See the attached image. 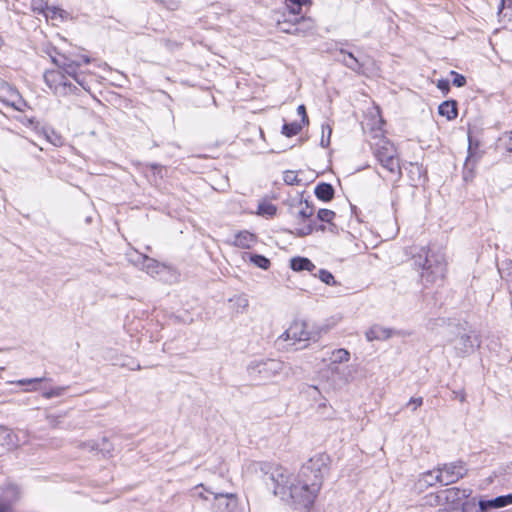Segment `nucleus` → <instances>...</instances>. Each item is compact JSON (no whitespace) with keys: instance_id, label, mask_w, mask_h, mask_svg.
Here are the masks:
<instances>
[{"instance_id":"nucleus-1","label":"nucleus","mask_w":512,"mask_h":512,"mask_svg":"<svg viewBox=\"0 0 512 512\" xmlns=\"http://www.w3.org/2000/svg\"><path fill=\"white\" fill-rule=\"evenodd\" d=\"M329 461L327 454H316L302 465L297 476H293L286 468L273 463L258 462L256 466L264 474L265 483L270 485V481L276 496L282 499L290 498L295 504L309 508L322 487Z\"/></svg>"},{"instance_id":"nucleus-9","label":"nucleus","mask_w":512,"mask_h":512,"mask_svg":"<svg viewBox=\"0 0 512 512\" xmlns=\"http://www.w3.org/2000/svg\"><path fill=\"white\" fill-rule=\"evenodd\" d=\"M53 62L62 70L61 72L67 77H71L83 89L88 90L86 78L83 72H79L81 61H76L71 57L62 56V59H53Z\"/></svg>"},{"instance_id":"nucleus-32","label":"nucleus","mask_w":512,"mask_h":512,"mask_svg":"<svg viewBox=\"0 0 512 512\" xmlns=\"http://www.w3.org/2000/svg\"><path fill=\"white\" fill-rule=\"evenodd\" d=\"M317 276L323 283L327 285L334 286L337 284L332 273L326 269H320Z\"/></svg>"},{"instance_id":"nucleus-33","label":"nucleus","mask_w":512,"mask_h":512,"mask_svg":"<svg viewBox=\"0 0 512 512\" xmlns=\"http://www.w3.org/2000/svg\"><path fill=\"white\" fill-rule=\"evenodd\" d=\"M336 213L329 209H320L317 213V219L321 222L331 223Z\"/></svg>"},{"instance_id":"nucleus-48","label":"nucleus","mask_w":512,"mask_h":512,"mask_svg":"<svg viewBox=\"0 0 512 512\" xmlns=\"http://www.w3.org/2000/svg\"><path fill=\"white\" fill-rule=\"evenodd\" d=\"M510 274H512V262L509 264Z\"/></svg>"},{"instance_id":"nucleus-15","label":"nucleus","mask_w":512,"mask_h":512,"mask_svg":"<svg viewBox=\"0 0 512 512\" xmlns=\"http://www.w3.org/2000/svg\"><path fill=\"white\" fill-rule=\"evenodd\" d=\"M394 334V331L389 328L382 327L380 325H373L371 326L365 333V337L367 341H375L380 340L384 341L392 337Z\"/></svg>"},{"instance_id":"nucleus-21","label":"nucleus","mask_w":512,"mask_h":512,"mask_svg":"<svg viewBox=\"0 0 512 512\" xmlns=\"http://www.w3.org/2000/svg\"><path fill=\"white\" fill-rule=\"evenodd\" d=\"M334 192L333 186L326 182L319 183L314 190L316 197L324 202L332 200Z\"/></svg>"},{"instance_id":"nucleus-34","label":"nucleus","mask_w":512,"mask_h":512,"mask_svg":"<svg viewBox=\"0 0 512 512\" xmlns=\"http://www.w3.org/2000/svg\"><path fill=\"white\" fill-rule=\"evenodd\" d=\"M67 390V387H55L43 393V397L46 399H51L54 397H60Z\"/></svg>"},{"instance_id":"nucleus-38","label":"nucleus","mask_w":512,"mask_h":512,"mask_svg":"<svg viewBox=\"0 0 512 512\" xmlns=\"http://www.w3.org/2000/svg\"><path fill=\"white\" fill-rule=\"evenodd\" d=\"M437 88L443 92V94H447L450 91V82L447 79H439L437 81Z\"/></svg>"},{"instance_id":"nucleus-25","label":"nucleus","mask_w":512,"mask_h":512,"mask_svg":"<svg viewBox=\"0 0 512 512\" xmlns=\"http://www.w3.org/2000/svg\"><path fill=\"white\" fill-rule=\"evenodd\" d=\"M328 359L332 364L348 362L350 359V353L344 348L335 349L331 351Z\"/></svg>"},{"instance_id":"nucleus-43","label":"nucleus","mask_w":512,"mask_h":512,"mask_svg":"<svg viewBox=\"0 0 512 512\" xmlns=\"http://www.w3.org/2000/svg\"><path fill=\"white\" fill-rule=\"evenodd\" d=\"M454 394H455V397H457L460 400V402L465 401L466 395L463 391H460V392L454 391Z\"/></svg>"},{"instance_id":"nucleus-46","label":"nucleus","mask_w":512,"mask_h":512,"mask_svg":"<svg viewBox=\"0 0 512 512\" xmlns=\"http://www.w3.org/2000/svg\"><path fill=\"white\" fill-rule=\"evenodd\" d=\"M157 168H159V166L157 164L152 165V169L156 170Z\"/></svg>"},{"instance_id":"nucleus-28","label":"nucleus","mask_w":512,"mask_h":512,"mask_svg":"<svg viewBox=\"0 0 512 512\" xmlns=\"http://www.w3.org/2000/svg\"><path fill=\"white\" fill-rule=\"evenodd\" d=\"M302 130V124L298 122L285 123L282 126V134L286 137L297 135Z\"/></svg>"},{"instance_id":"nucleus-35","label":"nucleus","mask_w":512,"mask_h":512,"mask_svg":"<svg viewBox=\"0 0 512 512\" xmlns=\"http://www.w3.org/2000/svg\"><path fill=\"white\" fill-rule=\"evenodd\" d=\"M450 74L453 76L452 83L456 87H463L466 84V78L462 74L455 71H451Z\"/></svg>"},{"instance_id":"nucleus-10","label":"nucleus","mask_w":512,"mask_h":512,"mask_svg":"<svg viewBox=\"0 0 512 512\" xmlns=\"http://www.w3.org/2000/svg\"><path fill=\"white\" fill-rule=\"evenodd\" d=\"M281 338H283L285 341L292 340V344L302 341L317 340L316 334L308 330V324L299 320L294 321L283 333Z\"/></svg>"},{"instance_id":"nucleus-18","label":"nucleus","mask_w":512,"mask_h":512,"mask_svg":"<svg viewBox=\"0 0 512 512\" xmlns=\"http://www.w3.org/2000/svg\"><path fill=\"white\" fill-rule=\"evenodd\" d=\"M476 161H477L476 155L473 153L472 146L470 143L469 147H468V156L465 160L464 168H463V180L465 182L472 181V179L474 178V167H475Z\"/></svg>"},{"instance_id":"nucleus-23","label":"nucleus","mask_w":512,"mask_h":512,"mask_svg":"<svg viewBox=\"0 0 512 512\" xmlns=\"http://www.w3.org/2000/svg\"><path fill=\"white\" fill-rule=\"evenodd\" d=\"M379 163L381 164V166L384 169H386L390 173H392V174L397 173L399 175L401 174V168H400L399 160L396 157V154L385 157Z\"/></svg>"},{"instance_id":"nucleus-40","label":"nucleus","mask_w":512,"mask_h":512,"mask_svg":"<svg viewBox=\"0 0 512 512\" xmlns=\"http://www.w3.org/2000/svg\"><path fill=\"white\" fill-rule=\"evenodd\" d=\"M297 113L301 116V123L302 124H308L309 123V119H308V116H307V113H306L305 105H303V104L299 105L298 108H297Z\"/></svg>"},{"instance_id":"nucleus-4","label":"nucleus","mask_w":512,"mask_h":512,"mask_svg":"<svg viewBox=\"0 0 512 512\" xmlns=\"http://www.w3.org/2000/svg\"><path fill=\"white\" fill-rule=\"evenodd\" d=\"M284 369V363L277 359L253 360L247 366L250 379L256 383H265Z\"/></svg>"},{"instance_id":"nucleus-41","label":"nucleus","mask_w":512,"mask_h":512,"mask_svg":"<svg viewBox=\"0 0 512 512\" xmlns=\"http://www.w3.org/2000/svg\"><path fill=\"white\" fill-rule=\"evenodd\" d=\"M422 404H423V398L422 397H412L409 400V402L407 403V406H412V410L415 411Z\"/></svg>"},{"instance_id":"nucleus-45","label":"nucleus","mask_w":512,"mask_h":512,"mask_svg":"<svg viewBox=\"0 0 512 512\" xmlns=\"http://www.w3.org/2000/svg\"><path fill=\"white\" fill-rule=\"evenodd\" d=\"M0 437H10L9 431L5 428H0Z\"/></svg>"},{"instance_id":"nucleus-42","label":"nucleus","mask_w":512,"mask_h":512,"mask_svg":"<svg viewBox=\"0 0 512 512\" xmlns=\"http://www.w3.org/2000/svg\"><path fill=\"white\" fill-rule=\"evenodd\" d=\"M9 509V504L3 500H0V512H9Z\"/></svg>"},{"instance_id":"nucleus-14","label":"nucleus","mask_w":512,"mask_h":512,"mask_svg":"<svg viewBox=\"0 0 512 512\" xmlns=\"http://www.w3.org/2000/svg\"><path fill=\"white\" fill-rule=\"evenodd\" d=\"M501 29L512 31V0H501V7L498 12Z\"/></svg>"},{"instance_id":"nucleus-3","label":"nucleus","mask_w":512,"mask_h":512,"mask_svg":"<svg viewBox=\"0 0 512 512\" xmlns=\"http://www.w3.org/2000/svg\"><path fill=\"white\" fill-rule=\"evenodd\" d=\"M471 489H460L458 487H451L441 490L436 496L438 504L444 505L438 512H469L470 509L475 507V499L467 501L466 499L471 495Z\"/></svg>"},{"instance_id":"nucleus-20","label":"nucleus","mask_w":512,"mask_h":512,"mask_svg":"<svg viewBox=\"0 0 512 512\" xmlns=\"http://www.w3.org/2000/svg\"><path fill=\"white\" fill-rule=\"evenodd\" d=\"M438 113L446 117L448 120H453L457 117V102L455 100H446L438 107Z\"/></svg>"},{"instance_id":"nucleus-27","label":"nucleus","mask_w":512,"mask_h":512,"mask_svg":"<svg viewBox=\"0 0 512 512\" xmlns=\"http://www.w3.org/2000/svg\"><path fill=\"white\" fill-rule=\"evenodd\" d=\"M140 257L142 258V268L148 274H158L159 273L160 264L157 260L150 258L146 255H141Z\"/></svg>"},{"instance_id":"nucleus-8","label":"nucleus","mask_w":512,"mask_h":512,"mask_svg":"<svg viewBox=\"0 0 512 512\" xmlns=\"http://www.w3.org/2000/svg\"><path fill=\"white\" fill-rule=\"evenodd\" d=\"M467 472L468 469L462 461L446 463L437 467L435 479L441 485L447 486L463 478Z\"/></svg>"},{"instance_id":"nucleus-26","label":"nucleus","mask_w":512,"mask_h":512,"mask_svg":"<svg viewBox=\"0 0 512 512\" xmlns=\"http://www.w3.org/2000/svg\"><path fill=\"white\" fill-rule=\"evenodd\" d=\"M277 212V207L268 201H262L258 204L257 215L266 218L273 217Z\"/></svg>"},{"instance_id":"nucleus-37","label":"nucleus","mask_w":512,"mask_h":512,"mask_svg":"<svg viewBox=\"0 0 512 512\" xmlns=\"http://www.w3.org/2000/svg\"><path fill=\"white\" fill-rule=\"evenodd\" d=\"M156 2L164 5L169 10H176L179 7L177 0H155Z\"/></svg>"},{"instance_id":"nucleus-24","label":"nucleus","mask_w":512,"mask_h":512,"mask_svg":"<svg viewBox=\"0 0 512 512\" xmlns=\"http://www.w3.org/2000/svg\"><path fill=\"white\" fill-rule=\"evenodd\" d=\"M311 0H285L287 9L294 16L295 22H299L300 20L296 17L301 13L302 7L304 5L310 4Z\"/></svg>"},{"instance_id":"nucleus-44","label":"nucleus","mask_w":512,"mask_h":512,"mask_svg":"<svg viewBox=\"0 0 512 512\" xmlns=\"http://www.w3.org/2000/svg\"><path fill=\"white\" fill-rule=\"evenodd\" d=\"M508 140L509 143H507V150L512 152V132L509 133Z\"/></svg>"},{"instance_id":"nucleus-11","label":"nucleus","mask_w":512,"mask_h":512,"mask_svg":"<svg viewBox=\"0 0 512 512\" xmlns=\"http://www.w3.org/2000/svg\"><path fill=\"white\" fill-rule=\"evenodd\" d=\"M206 491L214 496L213 510L215 512H234L237 508L236 494L217 492L211 489H206Z\"/></svg>"},{"instance_id":"nucleus-36","label":"nucleus","mask_w":512,"mask_h":512,"mask_svg":"<svg viewBox=\"0 0 512 512\" xmlns=\"http://www.w3.org/2000/svg\"><path fill=\"white\" fill-rule=\"evenodd\" d=\"M283 180L288 185H294L298 183L297 174L294 171H286L283 176Z\"/></svg>"},{"instance_id":"nucleus-47","label":"nucleus","mask_w":512,"mask_h":512,"mask_svg":"<svg viewBox=\"0 0 512 512\" xmlns=\"http://www.w3.org/2000/svg\"><path fill=\"white\" fill-rule=\"evenodd\" d=\"M12 105L15 107V109H16V110H21V108H20V107H18V106H16V104H15V103H13Z\"/></svg>"},{"instance_id":"nucleus-50","label":"nucleus","mask_w":512,"mask_h":512,"mask_svg":"<svg viewBox=\"0 0 512 512\" xmlns=\"http://www.w3.org/2000/svg\"><path fill=\"white\" fill-rule=\"evenodd\" d=\"M293 32H295V33L301 32V29L296 28Z\"/></svg>"},{"instance_id":"nucleus-30","label":"nucleus","mask_w":512,"mask_h":512,"mask_svg":"<svg viewBox=\"0 0 512 512\" xmlns=\"http://www.w3.org/2000/svg\"><path fill=\"white\" fill-rule=\"evenodd\" d=\"M331 134H332L331 126L327 123L323 124L322 125V137H321V141H320V145L323 148H326L329 146Z\"/></svg>"},{"instance_id":"nucleus-19","label":"nucleus","mask_w":512,"mask_h":512,"mask_svg":"<svg viewBox=\"0 0 512 512\" xmlns=\"http://www.w3.org/2000/svg\"><path fill=\"white\" fill-rule=\"evenodd\" d=\"M290 268L295 272L309 271L312 272L316 266L306 257H293L290 260Z\"/></svg>"},{"instance_id":"nucleus-16","label":"nucleus","mask_w":512,"mask_h":512,"mask_svg":"<svg viewBox=\"0 0 512 512\" xmlns=\"http://www.w3.org/2000/svg\"><path fill=\"white\" fill-rule=\"evenodd\" d=\"M373 151L378 162L383 160L385 157L396 154L394 145L385 139H381L378 143H376Z\"/></svg>"},{"instance_id":"nucleus-22","label":"nucleus","mask_w":512,"mask_h":512,"mask_svg":"<svg viewBox=\"0 0 512 512\" xmlns=\"http://www.w3.org/2000/svg\"><path fill=\"white\" fill-rule=\"evenodd\" d=\"M340 54L343 56L341 61L346 67L355 72H360L362 64L352 53L340 50Z\"/></svg>"},{"instance_id":"nucleus-7","label":"nucleus","mask_w":512,"mask_h":512,"mask_svg":"<svg viewBox=\"0 0 512 512\" xmlns=\"http://www.w3.org/2000/svg\"><path fill=\"white\" fill-rule=\"evenodd\" d=\"M46 85L57 96L75 94L77 87L67 80V77L58 70L46 71L43 75Z\"/></svg>"},{"instance_id":"nucleus-39","label":"nucleus","mask_w":512,"mask_h":512,"mask_svg":"<svg viewBox=\"0 0 512 512\" xmlns=\"http://www.w3.org/2000/svg\"><path fill=\"white\" fill-rule=\"evenodd\" d=\"M66 57H71L72 59H75L76 61H81V65L91 63V58L86 54L73 55L72 53H69V55H66Z\"/></svg>"},{"instance_id":"nucleus-17","label":"nucleus","mask_w":512,"mask_h":512,"mask_svg":"<svg viewBox=\"0 0 512 512\" xmlns=\"http://www.w3.org/2000/svg\"><path fill=\"white\" fill-rule=\"evenodd\" d=\"M242 259L244 262H249L253 264L255 267H258L263 270L269 269L271 265V262L267 257L256 253L244 252L242 254Z\"/></svg>"},{"instance_id":"nucleus-2","label":"nucleus","mask_w":512,"mask_h":512,"mask_svg":"<svg viewBox=\"0 0 512 512\" xmlns=\"http://www.w3.org/2000/svg\"><path fill=\"white\" fill-rule=\"evenodd\" d=\"M414 265L421 268V278L426 283H435L442 280L447 272V262L444 251L439 247H422L417 255L413 256Z\"/></svg>"},{"instance_id":"nucleus-29","label":"nucleus","mask_w":512,"mask_h":512,"mask_svg":"<svg viewBox=\"0 0 512 512\" xmlns=\"http://www.w3.org/2000/svg\"><path fill=\"white\" fill-rule=\"evenodd\" d=\"M436 469L434 471H428L424 473L419 479L420 485L432 486L435 483H439L438 480L435 479Z\"/></svg>"},{"instance_id":"nucleus-13","label":"nucleus","mask_w":512,"mask_h":512,"mask_svg":"<svg viewBox=\"0 0 512 512\" xmlns=\"http://www.w3.org/2000/svg\"><path fill=\"white\" fill-rule=\"evenodd\" d=\"M257 242V237L255 234L250 233L247 230L240 231L234 235V238L231 242V245L241 248V249H249L253 247Z\"/></svg>"},{"instance_id":"nucleus-12","label":"nucleus","mask_w":512,"mask_h":512,"mask_svg":"<svg viewBox=\"0 0 512 512\" xmlns=\"http://www.w3.org/2000/svg\"><path fill=\"white\" fill-rule=\"evenodd\" d=\"M512 504V494L497 496L493 499H480L478 512H488L491 509L503 508Z\"/></svg>"},{"instance_id":"nucleus-5","label":"nucleus","mask_w":512,"mask_h":512,"mask_svg":"<svg viewBox=\"0 0 512 512\" xmlns=\"http://www.w3.org/2000/svg\"><path fill=\"white\" fill-rule=\"evenodd\" d=\"M452 332L456 334L451 340L458 356L464 357L475 351L480 346L479 337L471 330L463 326L456 325L452 327Z\"/></svg>"},{"instance_id":"nucleus-6","label":"nucleus","mask_w":512,"mask_h":512,"mask_svg":"<svg viewBox=\"0 0 512 512\" xmlns=\"http://www.w3.org/2000/svg\"><path fill=\"white\" fill-rule=\"evenodd\" d=\"M298 207L299 209L295 217L299 227L296 228L295 234L298 237H304L310 235L318 227L316 221L312 219L314 207L307 200L304 202L300 201ZM319 229L324 230V226L320 225Z\"/></svg>"},{"instance_id":"nucleus-31","label":"nucleus","mask_w":512,"mask_h":512,"mask_svg":"<svg viewBox=\"0 0 512 512\" xmlns=\"http://www.w3.org/2000/svg\"><path fill=\"white\" fill-rule=\"evenodd\" d=\"M45 380H46L45 377H39V378L21 379V380H18L16 383L20 386L31 385V388H28L26 390L27 391H36L37 390L36 385Z\"/></svg>"},{"instance_id":"nucleus-49","label":"nucleus","mask_w":512,"mask_h":512,"mask_svg":"<svg viewBox=\"0 0 512 512\" xmlns=\"http://www.w3.org/2000/svg\"><path fill=\"white\" fill-rule=\"evenodd\" d=\"M281 32L288 33V32H290V30L289 29H282Z\"/></svg>"}]
</instances>
